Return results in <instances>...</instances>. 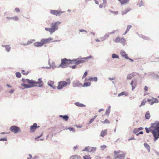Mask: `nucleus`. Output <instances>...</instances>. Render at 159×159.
I'll list each match as a JSON object with an SVG mask.
<instances>
[{
    "label": "nucleus",
    "instance_id": "nucleus-1",
    "mask_svg": "<svg viewBox=\"0 0 159 159\" xmlns=\"http://www.w3.org/2000/svg\"><path fill=\"white\" fill-rule=\"evenodd\" d=\"M42 78H39L38 81L34 80H28L27 84L22 83L21 85L23 86L25 88L28 89L34 87H41L43 85V82L42 80Z\"/></svg>",
    "mask_w": 159,
    "mask_h": 159
},
{
    "label": "nucleus",
    "instance_id": "nucleus-12",
    "mask_svg": "<svg viewBox=\"0 0 159 159\" xmlns=\"http://www.w3.org/2000/svg\"><path fill=\"white\" fill-rule=\"evenodd\" d=\"M40 126H37V125L36 123H34L33 125L31 126L30 127V130L31 132H34L35 130Z\"/></svg>",
    "mask_w": 159,
    "mask_h": 159
},
{
    "label": "nucleus",
    "instance_id": "nucleus-37",
    "mask_svg": "<svg viewBox=\"0 0 159 159\" xmlns=\"http://www.w3.org/2000/svg\"><path fill=\"white\" fill-rule=\"evenodd\" d=\"M16 76L18 78H20L21 76V75L19 72H16Z\"/></svg>",
    "mask_w": 159,
    "mask_h": 159
},
{
    "label": "nucleus",
    "instance_id": "nucleus-56",
    "mask_svg": "<svg viewBox=\"0 0 159 159\" xmlns=\"http://www.w3.org/2000/svg\"><path fill=\"white\" fill-rule=\"evenodd\" d=\"M132 27L131 25H128L127 27V28L126 30L128 32L129 30V29L131 28Z\"/></svg>",
    "mask_w": 159,
    "mask_h": 159
},
{
    "label": "nucleus",
    "instance_id": "nucleus-51",
    "mask_svg": "<svg viewBox=\"0 0 159 159\" xmlns=\"http://www.w3.org/2000/svg\"><path fill=\"white\" fill-rule=\"evenodd\" d=\"M129 11V10H126L125 11H123L122 12V15L126 14L128 11Z\"/></svg>",
    "mask_w": 159,
    "mask_h": 159
},
{
    "label": "nucleus",
    "instance_id": "nucleus-3",
    "mask_svg": "<svg viewBox=\"0 0 159 159\" xmlns=\"http://www.w3.org/2000/svg\"><path fill=\"white\" fill-rule=\"evenodd\" d=\"M154 129L152 130V134L154 138V141L155 142L159 138V121L155 125Z\"/></svg>",
    "mask_w": 159,
    "mask_h": 159
},
{
    "label": "nucleus",
    "instance_id": "nucleus-34",
    "mask_svg": "<svg viewBox=\"0 0 159 159\" xmlns=\"http://www.w3.org/2000/svg\"><path fill=\"white\" fill-rule=\"evenodd\" d=\"M83 157L84 159H91V158L90 155L89 154L84 156Z\"/></svg>",
    "mask_w": 159,
    "mask_h": 159
},
{
    "label": "nucleus",
    "instance_id": "nucleus-55",
    "mask_svg": "<svg viewBox=\"0 0 159 159\" xmlns=\"http://www.w3.org/2000/svg\"><path fill=\"white\" fill-rule=\"evenodd\" d=\"M100 147L102 150H104L105 148H107V146L105 145H101Z\"/></svg>",
    "mask_w": 159,
    "mask_h": 159
},
{
    "label": "nucleus",
    "instance_id": "nucleus-2",
    "mask_svg": "<svg viewBox=\"0 0 159 159\" xmlns=\"http://www.w3.org/2000/svg\"><path fill=\"white\" fill-rule=\"evenodd\" d=\"M75 59H74L72 60L70 59H67L66 58L62 59L61 60V64L58 66V67H61L62 68H65L67 67V65L69 63L72 64L74 63L75 64L76 61H75Z\"/></svg>",
    "mask_w": 159,
    "mask_h": 159
},
{
    "label": "nucleus",
    "instance_id": "nucleus-54",
    "mask_svg": "<svg viewBox=\"0 0 159 159\" xmlns=\"http://www.w3.org/2000/svg\"><path fill=\"white\" fill-rule=\"evenodd\" d=\"M122 57H124L125 59H129V57L126 53L124 55H123V56H122Z\"/></svg>",
    "mask_w": 159,
    "mask_h": 159
},
{
    "label": "nucleus",
    "instance_id": "nucleus-26",
    "mask_svg": "<svg viewBox=\"0 0 159 159\" xmlns=\"http://www.w3.org/2000/svg\"><path fill=\"white\" fill-rule=\"evenodd\" d=\"M150 115L149 111H148L146 112L145 117L146 119H149L150 117Z\"/></svg>",
    "mask_w": 159,
    "mask_h": 159
},
{
    "label": "nucleus",
    "instance_id": "nucleus-35",
    "mask_svg": "<svg viewBox=\"0 0 159 159\" xmlns=\"http://www.w3.org/2000/svg\"><path fill=\"white\" fill-rule=\"evenodd\" d=\"M121 4L127 3H128V0H118Z\"/></svg>",
    "mask_w": 159,
    "mask_h": 159
},
{
    "label": "nucleus",
    "instance_id": "nucleus-52",
    "mask_svg": "<svg viewBox=\"0 0 159 159\" xmlns=\"http://www.w3.org/2000/svg\"><path fill=\"white\" fill-rule=\"evenodd\" d=\"M138 129L136 128H135L133 130V133L134 134H136L138 133L139 131L138 130Z\"/></svg>",
    "mask_w": 159,
    "mask_h": 159
},
{
    "label": "nucleus",
    "instance_id": "nucleus-33",
    "mask_svg": "<svg viewBox=\"0 0 159 159\" xmlns=\"http://www.w3.org/2000/svg\"><path fill=\"white\" fill-rule=\"evenodd\" d=\"M45 30L49 32L51 34H52L53 33L51 28H45Z\"/></svg>",
    "mask_w": 159,
    "mask_h": 159
},
{
    "label": "nucleus",
    "instance_id": "nucleus-21",
    "mask_svg": "<svg viewBox=\"0 0 159 159\" xmlns=\"http://www.w3.org/2000/svg\"><path fill=\"white\" fill-rule=\"evenodd\" d=\"M96 148L94 147H89V152L95 153L96 152Z\"/></svg>",
    "mask_w": 159,
    "mask_h": 159
},
{
    "label": "nucleus",
    "instance_id": "nucleus-48",
    "mask_svg": "<svg viewBox=\"0 0 159 159\" xmlns=\"http://www.w3.org/2000/svg\"><path fill=\"white\" fill-rule=\"evenodd\" d=\"M7 139L6 138H0V141H7Z\"/></svg>",
    "mask_w": 159,
    "mask_h": 159
},
{
    "label": "nucleus",
    "instance_id": "nucleus-18",
    "mask_svg": "<svg viewBox=\"0 0 159 159\" xmlns=\"http://www.w3.org/2000/svg\"><path fill=\"white\" fill-rule=\"evenodd\" d=\"M2 47H5L6 49V50L7 52H9L10 51L11 48L10 45H2Z\"/></svg>",
    "mask_w": 159,
    "mask_h": 159
},
{
    "label": "nucleus",
    "instance_id": "nucleus-30",
    "mask_svg": "<svg viewBox=\"0 0 159 159\" xmlns=\"http://www.w3.org/2000/svg\"><path fill=\"white\" fill-rule=\"evenodd\" d=\"M58 66H57L55 64V63L53 61L51 64V67L52 69H54V68H58Z\"/></svg>",
    "mask_w": 159,
    "mask_h": 159
},
{
    "label": "nucleus",
    "instance_id": "nucleus-23",
    "mask_svg": "<svg viewBox=\"0 0 159 159\" xmlns=\"http://www.w3.org/2000/svg\"><path fill=\"white\" fill-rule=\"evenodd\" d=\"M149 74H151V75L153 76L154 78L157 79H158L159 78V76L158 75L155 73L154 72H150Z\"/></svg>",
    "mask_w": 159,
    "mask_h": 159
},
{
    "label": "nucleus",
    "instance_id": "nucleus-27",
    "mask_svg": "<svg viewBox=\"0 0 159 159\" xmlns=\"http://www.w3.org/2000/svg\"><path fill=\"white\" fill-rule=\"evenodd\" d=\"M128 95V93L127 92H122L120 93H119L118 94V97H120L122 95H125L126 96H127Z\"/></svg>",
    "mask_w": 159,
    "mask_h": 159
},
{
    "label": "nucleus",
    "instance_id": "nucleus-4",
    "mask_svg": "<svg viewBox=\"0 0 159 159\" xmlns=\"http://www.w3.org/2000/svg\"><path fill=\"white\" fill-rule=\"evenodd\" d=\"M70 83V78L67 79L66 81H62L59 82L58 83V85L57 86V89L58 90H61L63 88L69 85Z\"/></svg>",
    "mask_w": 159,
    "mask_h": 159
},
{
    "label": "nucleus",
    "instance_id": "nucleus-9",
    "mask_svg": "<svg viewBox=\"0 0 159 159\" xmlns=\"http://www.w3.org/2000/svg\"><path fill=\"white\" fill-rule=\"evenodd\" d=\"M10 130L11 131L14 133L15 134L17 133L20 130V128L16 125L11 126L10 128Z\"/></svg>",
    "mask_w": 159,
    "mask_h": 159
},
{
    "label": "nucleus",
    "instance_id": "nucleus-7",
    "mask_svg": "<svg viewBox=\"0 0 159 159\" xmlns=\"http://www.w3.org/2000/svg\"><path fill=\"white\" fill-rule=\"evenodd\" d=\"M61 24V22L57 21L54 23H52L51 24V29L53 33L54 32L58 29V25Z\"/></svg>",
    "mask_w": 159,
    "mask_h": 159
},
{
    "label": "nucleus",
    "instance_id": "nucleus-53",
    "mask_svg": "<svg viewBox=\"0 0 159 159\" xmlns=\"http://www.w3.org/2000/svg\"><path fill=\"white\" fill-rule=\"evenodd\" d=\"M109 11L110 12H111V13H113V14H117L118 13V12L117 11H111V10H109Z\"/></svg>",
    "mask_w": 159,
    "mask_h": 159
},
{
    "label": "nucleus",
    "instance_id": "nucleus-31",
    "mask_svg": "<svg viewBox=\"0 0 159 159\" xmlns=\"http://www.w3.org/2000/svg\"><path fill=\"white\" fill-rule=\"evenodd\" d=\"M12 20L16 21H18L19 20V18L17 16L12 17Z\"/></svg>",
    "mask_w": 159,
    "mask_h": 159
},
{
    "label": "nucleus",
    "instance_id": "nucleus-17",
    "mask_svg": "<svg viewBox=\"0 0 159 159\" xmlns=\"http://www.w3.org/2000/svg\"><path fill=\"white\" fill-rule=\"evenodd\" d=\"M59 117L62 118L64 120L66 121L69 118V117L67 115H60L59 116Z\"/></svg>",
    "mask_w": 159,
    "mask_h": 159
},
{
    "label": "nucleus",
    "instance_id": "nucleus-61",
    "mask_svg": "<svg viewBox=\"0 0 159 159\" xmlns=\"http://www.w3.org/2000/svg\"><path fill=\"white\" fill-rule=\"evenodd\" d=\"M143 39H146V40H149L150 39L148 37H147V36H145L144 35L143 37Z\"/></svg>",
    "mask_w": 159,
    "mask_h": 159
},
{
    "label": "nucleus",
    "instance_id": "nucleus-50",
    "mask_svg": "<svg viewBox=\"0 0 159 159\" xmlns=\"http://www.w3.org/2000/svg\"><path fill=\"white\" fill-rule=\"evenodd\" d=\"M126 53V52L124 50H122L120 51V54L122 56H123V55H124Z\"/></svg>",
    "mask_w": 159,
    "mask_h": 159
},
{
    "label": "nucleus",
    "instance_id": "nucleus-15",
    "mask_svg": "<svg viewBox=\"0 0 159 159\" xmlns=\"http://www.w3.org/2000/svg\"><path fill=\"white\" fill-rule=\"evenodd\" d=\"M54 82L51 80L49 81L48 82V85L50 87H52L53 89H56V86H53Z\"/></svg>",
    "mask_w": 159,
    "mask_h": 159
},
{
    "label": "nucleus",
    "instance_id": "nucleus-43",
    "mask_svg": "<svg viewBox=\"0 0 159 159\" xmlns=\"http://www.w3.org/2000/svg\"><path fill=\"white\" fill-rule=\"evenodd\" d=\"M89 147H86L84 149L82 150L83 151H86L89 152Z\"/></svg>",
    "mask_w": 159,
    "mask_h": 159
},
{
    "label": "nucleus",
    "instance_id": "nucleus-16",
    "mask_svg": "<svg viewBox=\"0 0 159 159\" xmlns=\"http://www.w3.org/2000/svg\"><path fill=\"white\" fill-rule=\"evenodd\" d=\"M34 45L35 47H41L43 46L41 40L40 42H36L34 43Z\"/></svg>",
    "mask_w": 159,
    "mask_h": 159
},
{
    "label": "nucleus",
    "instance_id": "nucleus-57",
    "mask_svg": "<svg viewBox=\"0 0 159 159\" xmlns=\"http://www.w3.org/2000/svg\"><path fill=\"white\" fill-rule=\"evenodd\" d=\"M43 135V133H42L41 135L39 136H38V137H37L36 138H35V139L36 140H37V141H39V140L38 139L40 138V137H41Z\"/></svg>",
    "mask_w": 159,
    "mask_h": 159
},
{
    "label": "nucleus",
    "instance_id": "nucleus-6",
    "mask_svg": "<svg viewBox=\"0 0 159 159\" xmlns=\"http://www.w3.org/2000/svg\"><path fill=\"white\" fill-rule=\"evenodd\" d=\"M92 58V56L91 55H90L88 57H86L84 58H78L75 59V61H76L75 64L79 65L80 63H83L85 61V60L87 59H89Z\"/></svg>",
    "mask_w": 159,
    "mask_h": 159
},
{
    "label": "nucleus",
    "instance_id": "nucleus-28",
    "mask_svg": "<svg viewBox=\"0 0 159 159\" xmlns=\"http://www.w3.org/2000/svg\"><path fill=\"white\" fill-rule=\"evenodd\" d=\"M80 156H78L76 155H72L70 157V159H80Z\"/></svg>",
    "mask_w": 159,
    "mask_h": 159
},
{
    "label": "nucleus",
    "instance_id": "nucleus-22",
    "mask_svg": "<svg viewBox=\"0 0 159 159\" xmlns=\"http://www.w3.org/2000/svg\"><path fill=\"white\" fill-rule=\"evenodd\" d=\"M74 104L77 106L79 107H85L86 106L85 105H84L83 104H82V103H81L78 102H75L74 103Z\"/></svg>",
    "mask_w": 159,
    "mask_h": 159
},
{
    "label": "nucleus",
    "instance_id": "nucleus-38",
    "mask_svg": "<svg viewBox=\"0 0 159 159\" xmlns=\"http://www.w3.org/2000/svg\"><path fill=\"white\" fill-rule=\"evenodd\" d=\"M140 7H141L142 6H144V4L143 1L141 0L140 1V2L139 3L137 4Z\"/></svg>",
    "mask_w": 159,
    "mask_h": 159
},
{
    "label": "nucleus",
    "instance_id": "nucleus-32",
    "mask_svg": "<svg viewBox=\"0 0 159 159\" xmlns=\"http://www.w3.org/2000/svg\"><path fill=\"white\" fill-rule=\"evenodd\" d=\"M111 57L112 58H118L119 59V57L118 55L116 54L113 53Z\"/></svg>",
    "mask_w": 159,
    "mask_h": 159
},
{
    "label": "nucleus",
    "instance_id": "nucleus-8",
    "mask_svg": "<svg viewBox=\"0 0 159 159\" xmlns=\"http://www.w3.org/2000/svg\"><path fill=\"white\" fill-rule=\"evenodd\" d=\"M157 121H156L154 123H152L151 124V126L149 128L148 127H146L145 128V129L147 133H149L150 132H151L152 133V130L154 129V127L156 126V125L157 122Z\"/></svg>",
    "mask_w": 159,
    "mask_h": 159
},
{
    "label": "nucleus",
    "instance_id": "nucleus-5",
    "mask_svg": "<svg viewBox=\"0 0 159 159\" xmlns=\"http://www.w3.org/2000/svg\"><path fill=\"white\" fill-rule=\"evenodd\" d=\"M125 154L120 150L114 151V157L115 159H124Z\"/></svg>",
    "mask_w": 159,
    "mask_h": 159
},
{
    "label": "nucleus",
    "instance_id": "nucleus-29",
    "mask_svg": "<svg viewBox=\"0 0 159 159\" xmlns=\"http://www.w3.org/2000/svg\"><path fill=\"white\" fill-rule=\"evenodd\" d=\"M134 75L132 74H129L127 76V79L128 80H131L133 77Z\"/></svg>",
    "mask_w": 159,
    "mask_h": 159
},
{
    "label": "nucleus",
    "instance_id": "nucleus-41",
    "mask_svg": "<svg viewBox=\"0 0 159 159\" xmlns=\"http://www.w3.org/2000/svg\"><path fill=\"white\" fill-rule=\"evenodd\" d=\"M102 123L103 124H109L110 123L109 121L107 119H105L103 121H102Z\"/></svg>",
    "mask_w": 159,
    "mask_h": 159
},
{
    "label": "nucleus",
    "instance_id": "nucleus-47",
    "mask_svg": "<svg viewBox=\"0 0 159 159\" xmlns=\"http://www.w3.org/2000/svg\"><path fill=\"white\" fill-rule=\"evenodd\" d=\"M110 112V110H109V109H107L106 111V112L105 113V115H107L108 116L109 115V113Z\"/></svg>",
    "mask_w": 159,
    "mask_h": 159
},
{
    "label": "nucleus",
    "instance_id": "nucleus-36",
    "mask_svg": "<svg viewBox=\"0 0 159 159\" xmlns=\"http://www.w3.org/2000/svg\"><path fill=\"white\" fill-rule=\"evenodd\" d=\"M113 41L115 43L120 42V39L119 37H117L115 39H114Z\"/></svg>",
    "mask_w": 159,
    "mask_h": 159
},
{
    "label": "nucleus",
    "instance_id": "nucleus-39",
    "mask_svg": "<svg viewBox=\"0 0 159 159\" xmlns=\"http://www.w3.org/2000/svg\"><path fill=\"white\" fill-rule=\"evenodd\" d=\"M29 80V79H25V78H22V81L23 82V83H27V82H28V80Z\"/></svg>",
    "mask_w": 159,
    "mask_h": 159
},
{
    "label": "nucleus",
    "instance_id": "nucleus-44",
    "mask_svg": "<svg viewBox=\"0 0 159 159\" xmlns=\"http://www.w3.org/2000/svg\"><path fill=\"white\" fill-rule=\"evenodd\" d=\"M146 102V100H143L142 102L141 105L139 106V107H140L142 106H143V105H145Z\"/></svg>",
    "mask_w": 159,
    "mask_h": 159
},
{
    "label": "nucleus",
    "instance_id": "nucleus-49",
    "mask_svg": "<svg viewBox=\"0 0 159 159\" xmlns=\"http://www.w3.org/2000/svg\"><path fill=\"white\" fill-rule=\"evenodd\" d=\"M154 101L151 103L152 104H153L154 103H157L159 102V101L157 98H154Z\"/></svg>",
    "mask_w": 159,
    "mask_h": 159
},
{
    "label": "nucleus",
    "instance_id": "nucleus-10",
    "mask_svg": "<svg viewBox=\"0 0 159 159\" xmlns=\"http://www.w3.org/2000/svg\"><path fill=\"white\" fill-rule=\"evenodd\" d=\"M50 13L52 15L57 16H60L61 14L64 12L58 10H51L50 11Z\"/></svg>",
    "mask_w": 159,
    "mask_h": 159
},
{
    "label": "nucleus",
    "instance_id": "nucleus-60",
    "mask_svg": "<svg viewBox=\"0 0 159 159\" xmlns=\"http://www.w3.org/2000/svg\"><path fill=\"white\" fill-rule=\"evenodd\" d=\"M15 10L16 12L18 13L20 11V9L18 8H15Z\"/></svg>",
    "mask_w": 159,
    "mask_h": 159
},
{
    "label": "nucleus",
    "instance_id": "nucleus-63",
    "mask_svg": "<svg viewBox=\"0 0 159 159\" xmlns=\"http://www.w3.org/2000/svg\"><path fill=\"white\" fill-rule=\"evenodd\" d=\"M88 75V72L87 71H86L84 73V75L85 77Z\"/></svg>",
    "mask_w": 159,
    "mask_h": 159
},
{
    "label": "nucleus",
    "instance_id": "nucleus-40",
    "mask_svg": "<svg viewBox=\"0 0 159 159\" xmlns=\"http://www.w3.org/2000/svg\"><path fill=\"white\" fill-rule=\"evenodd\" d=\"M48 64L49 65V67H42V68H46V69H49L51 68V65L50 63V62L49 61H49H48Z\"/></svg>",
    "mask_w": 159,
    "mask_h": 159
},
{
    "label": "nucleus",
    "instance_id": "nucleus-58",
    "mask_svg": "<svg viewBox=\"0 0 159 159\" xmlns=\"http://www.w3.org/2000/svg\"><path fill=\"white\" fill-rule=\"evenodd\" d=\"M21 71H22V74H23V75H27L28 74V72H25V71L24 70H21Z\"/></svg>",
    "mask_w": 159,
    "mask_h": 159
},
{
    "label": "nucleus",
    "instance_id": "nucleus-19",
    "mask_svg": "<svg viewBox=\"0 0 159 159\" xmlns=\"http://www.w3.org/2000/svg\"><path fill=\"white\" fill-rule=\"evenodd\" d=\"M107 134V129H105L104 130H102L101 132L100 136L102 137H104V136Z\"/></svg>",
    "mask_w": 159,
    "mask_h": 159
},
{
    "label": "nucleus",
    "instance_id": "nucleus-14",
    "mask_svg": "<svg viewBox=\"0 0 159 159\" xmlns=\"http://www.w3.org/2000/svg\"><path fill=\"white\" fill-rule=\"evenodd\" d=\"M130 84L132 87V90L133 91L136 86V80H132Z\"/></svg>",
    "mask_w": 159,
    "mask_h": 159
},
{
    "label": "nucleus",
    "instance_id": "nucleus-42",
    "mask_svg": "<svg viewBox=\"0 0 159 159\" xmlns=\"http://www.w3.org/2000/svg\"><path fill=\"white\" fill-rule=\"evenodd\" d=\"M125 41V39L124 38H122L121 39H120V42L123 44V45L124 46L125 45L124 43Z\"/></svg>",
    "mask_w": 159,
    "mask_h": 159
},
{
    "label": "nucleus",
    "instance_id": "nucleus-20",
    "mask_svg": "<svg viewBox=\"0 0 159 159\" xmlns=\"http://www.w3.org/2000/svg\"><path fill=\"white\" fill-rule=\"evenodd\" d=\"M88 80H89V81L97 82L98 81V79L97 77H91L88 79Z\"/></svg>",
    "mask_w": 159,
    "mask_h": 159
},
{
    "label": "nucleus",
    "instance_id": "nucleus-25",
    "mask_svg": "<svg viewBox=\"0 0 159 159\" xmlns=\"http://www.w3.org/2000/svg\"><path fill=\"white\" fill-rule=\"evenodd\" d=\"M91 85V83L89 82H85L84 83L82 87H88L90 86Z\"/></svg>",
    "mask_w": 159,
    "mask_h": 159
},
{
    "label": "nucleus",
    "instance_id": "nucleus-45",
    "mask_svg": "<svg viewBox=\"0 0 159 159\" xmlns=\"http://www.w3.org/2000/svg\"><path fill=\"white\" fill-rule=\"evenodd\" d=\"M109 34H109V33L106 34L104 36L103 38H104V39H105L109 37Z\"/></svg>",
    "mask_w": 159,
    "mask_h": 159
},
{
    "label": "nucleus",
    "instance_id": "nucleus-46",
    "mask_svg": "<svg viewBox=\"0 0 159 159\" xmlns=\"http://www.w3.org/2000/svg\"><path fill=\"white\" fill-rule=\"evenodd\" d=\"M147 101H148V102L149 103L150 105H152L153 104H151V103L152 102H153V101L152 99L148 98L147 99Z\"/></svg>",
    "mask_w": 159,
    "mask_h": 159
},
{
    "label": "nucleus",
    "instance_id": "nucleus-62",
    "mask_svg": "<svg viewBox=\"0 0 159 159\" xmlns=\"http://www.w3.org/2000/svg\"><path fill=\"white\" fill-rule=\"evenodd\" d=\"M94 120L93 119V118H92L90 120L88 124H90Z\"/></svg>",
    "mask_w": 159,
    "mask_h": 159
},
{
    "label": "nucleus",
    "instance_id": "nucleus-59",
    "mask_svg": "<svg viewBox=\"0 0 159 159\" xmlns=\"http://www.w3.org/2000/svg\"><path fill=\"white\" fill-rule=\"evenodd\" d=\"M68 129L70 131H72L73 132H75V129L72 127H69Z\"/></svg>",
    "mask_w": 159,
    "mask_h": 159
},
{
    "label": "nucleus",
    "instance_id": "nucleus-64",
    "mask_svg": "<svg viewBox=\"0 0 159 159\" xmlns=\"http://www.w3.org/2000/svg\"><path fill=\"white\" fill-rule=\"evenodd\" d=\"M144 89L145 91H147L148 90V88L146 86H145Z\"/></svg>",
    "mask_w": 159,
    "mask_h": 159
},
{
    "label": "nucleus",
    "instance_id": "nucleus-11",
    "mask_svg": "<svg viewBox=\"0 0 159 159\" xmlns=\"http://www.w3.org/2000/svg\"><path fill=\"white\" fill-rule=\"evenodd\" d=\"M53 40V38L51 37H49L47 39H42L41 40L42 42L43 45L45 44L48 43L50 41Z\"/></svg>",
    "mask_w": 159,
    "mask_h": 159
},
{
    "label": "nucleus",
    "instance_id": "nucleus-13",
    "mask_svg": "<svg viewBox=\"0 0 159 159\" xmlns=\"http://www.w3.org/2000/svg\"><path fill=\"white\" fill-rule=\"evenodd\" d=\"M81 85L82 84L78 80L74 81L73 83V86L74 87H80Z\"/></svg>",
    "mask_w": 159,
    "mask_h": 159
},
{
    "label": "nucleus",
    "instance_id": "nucleus-24",
    "mask_svg": "<svg viewBox=\"0 0 159 159\" xmlns=\"http://www.w3.org/2000/svg\"><path fill=\"white\" fill-rule=\"evenodd\" d=\"M144 146L145 148L148 150L149 152H150V147L149 145L146 143H144Z\"/></svg>",
    "mask_w": 159,
    "mask_h": 159
}]
</instances>
